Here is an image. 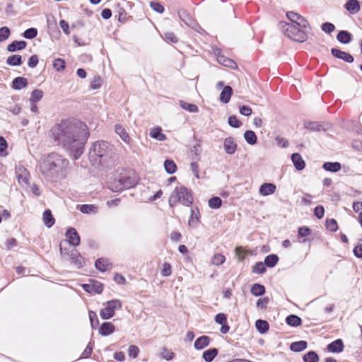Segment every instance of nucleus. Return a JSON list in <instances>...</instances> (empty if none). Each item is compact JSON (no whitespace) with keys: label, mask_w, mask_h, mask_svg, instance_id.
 Instances as JSON below:
<instances>
[{"label":"nucleus","mask_w":362,"mask_h":362,"mask_svg":"<svg viewBox=\"0 0 362 362\" xmlns=\"http://www.w3.org/2000/svg\"><path fill=\"white\" fill-rule=\"evenodd\" d=\"M50 136L74 160H77L83 152L89 132L85 123L77 119H66L50 129Z\"/></svg>","instance_id":"nucleus-1"},{"label":"nucleus","mask_w":362,"mask_h":362,"mask_svg":"<svg viewBox=\"0 0 362 362\" xmlns=\"http://www.w3.org/2000/svg\"><path fill=\"white\" fill-rule=\"evenodd\" d=\"M39 163L42 175L47 180L53 182L64 177V171L69 165V160L56 153H51L43 155Z\"/></svg>","instance_id":"nucleus-2"},{"label":"nucleus","mask_w":362,"mask_h":362,"mask_svg":"<svg viewBox=\"0 0 362 362\" xmlns=\"http://www.w3.org/2000/svg\"><path fill=\"white\" fill-rule=\"evenodd\" d=\"M114 147L106 141H98L89 151V159L93 165L109 166L113 164Z\"/></svg>","instance_id":"nucleus-3"},{"label":"nucleus","mask_w":362,"mask_h":362,"mask_svg":"<svg viewBox=\"0 0 362 362\" xmlns=\"http://www.w3.org/2000/svg\"><path fill=\"white\" fill-rule=\"evenodd\" d=\"M138 182L136 173L131 169L119 168L110 178L108 188L115 192L134 187Z\"/></svg>","instance_id":"nucleus-4"},{"label":"nucleus","mask_w":362,"mask_h":362,"mask_svg":"<svg viewBox=\"0 0 362 362\" xmlns=\"http://www.w3.org/2000/svg\"><path fill=\"white\" fill-rule=\"evenodd\" d=\"M177 202L189 206L193 203V197L191 192L185 187H177L169 198V204L174 206Z\"/></svg>","instance_id":"nucleus-5"},{"label":"nucleus","mask_w":362,"mask_h":362,"mask_svg":"<svg viewBox=\"0 0 362 362\" xmlns=\"http://www.w3.org/2000/svg\"><path fill=\"white\" fill-rule=\"evenodd\" d=\"M59 251L64 260L70 262V263L76 269L83 267L84 259L78 250L74 248L69 250L67 248H64L61 243L59 245Z\"/></svg>","instance_id":"nucleus-6"},{"label":"nucleus","mask_w":362,"mask_h":362,"mask_svg":"<svg viewBox=\"0 0 362 362\" xmlns=\"http://www.w3.org/2000/svg\"><path fill=\"white\" fill-rule=\"evenodd\" d=\"M280 24H284V25H282L284 33L290 39L298 42H303L307 40L308 35L306 33L294 24L283 22H281Z\"/></svg>","instance_id":"nucleus-7"},{"label":"nucleus","mask_w":362,"mask_h":362,"mask_svg":"<svg viewBox=\"0 0 362 362\" xmlns=\"http://www.w3.org/2000/svg\"><path fill=\"white\" fill-rule=\"evenodd\" d=\"M105 307L100 310V315L103 320H109L115 315V310L122 308V303L118 299H113L105 303Z\"/></svg>","instance_id":"nucleus-8"},{"label":"nucleus","mask_w":362,"mask_h":362,"mask_svg":"<svg viewBox=\"0 0 362 362\" xmlns=\"http://www.w3.org/2000/svg\"><path fill=\"white\" fill-rule=\"evenodd\" d=\"M286 17L291 21V24H296L297 27L300 28H307L310 27L308 21L300 14L293 12H286Z\"/></svg>","instance_id":"nucleus-9"},{"label":"nucleus","mask_w":362,"mask_h":362,"mask_svg":"<svg viewBox=\"0 0 362 362\" xmlns=\"http://www.w3.org/2000/svg\"><path fill=\"white\" fill-rule=\"evenodd\" d=\"M214 54L217 57V61L220 64L224 66L229 67L232 69H237L236 63L231 59L226 57L221 54V50L218 48L214 49Z\"/></svg>","instance_id":"nucleus-10"},{"label":"nucleus","mask_w":362,"mask_h":362,"mask_svg":"<svg viewBox=\"0 0 362 362\" xmlns=\"http://www.w3.org/2000/svg\"><path fill=\"white\" fill-rule=\"evenodd\" d=\"M16 175L20 185H28L29 184L30 173L24 166L21 165L16 166Z\"/></svg>","instance_id":"nucleus-11"},{"label":"nucleus","mask_w":362,"mask_h":362,"mask_svg":"<svg viewBox=\"0 0 362 362\" xmlns=\"http://www.w3.org/2000/svg\"><path fill=\"white\" fill-rule=\"evenodd\" d=\"M303 125L310 132H325L330 128L329 124L325 122H305Z\"/></svg>","instance_id":"nucleus-12"},{"label":"nucleus","mask_w":362,"mask_h":362,"mask_svg":"<svg viewBox=\"0 0 362 362\" xmlns=\"http://www.w3.org/2000/svg\"><path fill=\"white\" fill-rule=\"evenodd\" d=\"M65 235L71 245L78 246L80 245V235L74 228H69Z\"/></svg>","instance_id":"nucleus-13"},{"label":"nucleus","mask_w":362,"mask_h":362,"mask_svg":"<svg viewBox=\"0 0 362 362\" xmlns=\"http://www.w3.org/2000/svg\"><path fill=\"white\" fill-rule=\"evenodd\" d=\"M178 16L180 20L184 22L186 25L194 28L197 32H200L199 30H202L201 27L197 26L194 28L195 23L191 16L185 9H180L178 11Z\"/></svg>","instance_id":"nucleus-14"},{"label":"nucleus","mask_w":362,"mask_h":362,"mask_svg":"<svg viewBox=\"0 0 362 362\" xmlns=\"http://www.w3.org/2000/svg\"><path fill=\"white\" fill-rule=\"evenodd\" d=\"M331 53L334 57L341 59L347 63H352L354 60V58L351 54L337 48H332L331 49Z\"/></svg>","instance_id":"nucleus-15"},{"label":"nucleus","mask_w":362,"mask_h":362,"mask_svg":"<svg viewBox=\"0 0 362 362\" xmlns=\"http://www.w3.org/2000/svg\"><path fill=\"white\" fill-rule=\"evenodd\" d=\"M238 145L233 137H227L223 141V148L228 155H233L235 153Z\"/></svg>","instance_id":"nucleus-16"},{"label":"nucleus","mask_w":362,"mask_h":362,"mask_svg":"<svg viewBox=\"0 0 362 362\" xmlns=\"http://www.w3.org/2000/svg\"><path fill=\"white\" fill-rule=\"evenodd\" d=\"M344 343L341 339L334 340L327 346V351L331 353H340L344 350Z\"/></svg>","instance_id":"nucleus-17"},{"label":"nucleus","mask_w":362,"mask_h":362,"mask_svg":"<svg viewBox=\"0 0 362 362\" xmlns=\"http://www.w3.org/2000/svg\"><path fill=\"white\" fill-rule=\"evenodd\" d=\"M211 343V338L208 336L203 335L198 337L194 341V349L197 350H202L207 347Z\"/></svg>","instance_id":"nucleus-18"},{"label":"nucleus","mask_w":362,"mask_h":362,"mask_svg":"<svg viewBox=\"0 0 362 362\" xmlns=\"http://www.w3.org/2000/svg\"><path fill=\"white\" fill-rule=\"evenodd\" d=\"M291 160L293 163L295 168L297 170H302L305 167V163L302 156L298 153H294L291 155Z\"/></svg>","instance_id":"nucleus-19"},{"label":"nucleus","mask_w":362,"mask_h":362,"mask_svg":"<svg viewBox=\"0 0 362 362\" xmlns=\"http://www.w3.org/2000/svg\"><path fill=\"white\" fill-rule=\"evenodd\" d=\"M115 131L117 134L119 136V137L122 139V140L126 143L127 144H130V136H129L128 133L127 132L125 128L119 124H117L115 127Z\"/></svg>","instance_id":"nucleus-20"},{"label":"nucleus","mask_w":362,"mask_h":362,"mask_svg":"<svg viewBox=\"0 0 362 362\" xmlns=\"http://www.w3.org/2000/svg\"><path fill=\"white\" fill-rule=\"evenodd\" d=\"M115 330V325L110 322H103L100 328H99V333L100 335L102 336H108L111 334H112Z\"/></svg>","instance_id":"nucleus-21"},{"label":"nucleus","mask_w":362,"mask_h":362,"mask_svg":"<svg viewBox=\"0 0 362 362\" xmlns=\"http://www.w3.org/2000/svg\"><path fill=\"white\" fill-rule=\"evenodd\" d=\"M276 187L273 183H264L259 189V193L263 196H268L275 192Z\"/></svg>","instance_id":"nucleus-22"},{"label":"nucleus","mask_w":362,"mask_h":362,"mask_svg":"<svg viewBox=\"0 0 362 362\" xmlns=\"http://www.w3.org/2000/svg\"><path fill=\"white\" fill-rule=\"evenodd\" d=\"M28 85L27 78L23 76H18L15 78L12 81V88L14 90H21L26 88Z\"/></svg>","instance_id":"nucleus-23"},{"label":"nucleus","mask_w":362,"mask_h":362,"mask_svg":"<svg viewBox=\"0 0 362 362\" xmlns=\"http://www.w3.org/2000/svg\"><path fill=\"white\" fill-rule=\"evenodd\" d=\"M27 45V42L24 40H14L7 47V50L10 52H14L23 49Z\"/></svg>","instance_id":"nucleus-24"},{"label":"nucleus","mask_w":362,"mask_h":362,"mask_svg":"<svg viewBox=\"0 0 362 362\" xmlns=\"http://www.w3.org/2000/svg\"><path fill=\"white\" fill-rule=\"evenodd\" d=\"M232 94L233 88L229 86H225L220 94V101L224 104L228 103L230 100Z\"/></svg>","instance_id":"nucleus-25"},{"label":"nucleus","mask_w":362,"mask_h":362,"mask_svg":"<svg viewBox=\"0 0 362 362\" xmlns=\"http://www.w3.org/2000/svg\"><path fill=\"white\" fill-rule=\"evenodd\" d=\"M322 168L331 173H337L341 168V165L339 162H325L322 165Z\"/></svg>","instance_id":"nucleus-26"},{"label":"nucleus","mask_w":362,"mask_h":362,"mask_svg":"<svg viewBox=\"0 0 362 362\" xmlns=\"http://www.w3.org/2000/svg\"><path fill=\"white\" fill-rule=\"evenodd\" d=\"M344 6L352 14L358 13L360 10V4L358 0H348Z\"/></svg>","instance_id":"nucleus-27"},{"label":"nucleus","mask_w":362,"mask_h":362,"mask_svg":"<svg viewBox=\"0 0 362 362\" xmlns=\"http://www.w3.org/2000/svg\"><path fill=\"white\" fill-rule=\"evenodd\" d=\"M110 265L109 260L105 258H98L95 262V268L102 272H106Z\"/></svg>","instance_id":"nucleus-28"},{"label":"nucleus","mask_w":362,"mask_h":362,"mask_svg":"<svg viewBox=\"0 0 362 362\" xmlns=\"http://www.w3.org/2000/svg\"><path fill=\"white\" fill-rule=\"evenodd\" d=\"M337 39L342 44H349L352 40V35L346 30H340L337 35Z\"/></svg>","instance_id":"nucleus-29"},{"label":"nucleus","mask_w":362,"mask_h":362,"mask_svg":"<svg viewBox=\"0 0 362 362\" xmlns=\"http://www.w3.org/2000/svg\"><path fill=\"white\" fill-rule=\"evenodd\" d=\"M218 354V350L216 348H211L204 351L202 358L206 362H211Z\"/></svg>","instance_id":"nucleus-30"},{"label":"nucleus","mask_w":362,"mask_h":362,"mask_svg":"<svg viewBox=\"0 0 362 362\" xmlns=\"http://www.w3.org/2000/svg\"><path fill=\"white\" fill-rule=\"evenodd\" d=\"M199 221V211L198 208L191 209V216L188 221V224L190 226L196 227Z\"/></svg>","instance_id":"nucleus-31"},{"label":"nucleus","mask_w":362,"mask_h":362,"mask_svg":"<svg viewBox=\"0 0 362 362\" xmlns=\"http://www.w3.org/2000/svg\"><path fill=\"white\" fill-rule=\"evenodd\" d=\"M310 235H311V230H310V228L309 227H308V226H301V227L298 228V238L299 239L298 241L300 243H305L307 240L305 238H303V239L301 240V238L308 237V236H309Z\"/></svg>","instance_id":"nucleus-32"},{"label":"nucleus","mask_w":362,"mask_h":362,"mask_svg":"<svg viewBox=\"0 0 362 362\" xmlns=\"http://www.w3.org/2000/svg\"><path fill=\"white\" fill-rule=\"evenodd\" d=\"M43 222L47 228H51L55 223V219L53 217L52 212L49 209H46L43 213Z\"/></svg>","instance_id":"nucleus-33"},{"label":"nucleus","mask_w":362,"mask_h":362,"mask_svg":"<svg viewBox=\"0 0 362 362\" xmlns=\"http://www.w3.org/2000/svg\"><path fill=\"white\" fill-rule=\"evenodd\" d=\"M307 346V341L301 340L291 343L290 345V349L293 352H300L305 350Z\"/></svg>","instance_id":"nucleus-34"},{"label":"nucleus","mask_w":362,"mask_h":362,"mask_svg":"<svg viewBox=\"0 0 362 362\" xmlns=\"http://www.w3.org/2000/svg\"><path fill=\"white\" fill-rule=\"evenodd\" d=\"M286 322L289 326L298 327L302 324V320L298 315L291 314L286 317Z\"/></svg>","instance_id":"nucleus-35"},{"label":"nucleus","mask_w":362,"mask_h":362,"mask_svg":"<svg viewBox=\"0 0 362 362\" xmlns=\"http://www.w3.org/2000/svg\"><path fill=\"white\" fill-rule=\"evenodd\" d=\"M149 134L152 138L160 141H163L166 139V136L162 133V129L159 127L152 129Z\"/></svg>","instance_id":"nucleus-36"},{"label":"nucleus","mask_w":362,"mask_h":362,"mask_svg":"<svg viewBox=\"0 0 362 362\" xmlns=\"http://www.w3.org/2000/svg\"><path fill=\"white\" fill-rule=\"evenodd\" d=\"M255 327L257 330L262 334L266 333L269 328V323L266 320L260 319L256 321Z\"/></svg>","instance_id":"nucleus-37"},{"label":"nucleus","mask_w":362,"mask_h":362,"mask_svg":"<svg viewBox=\"0 0 362 362\" xmlns=\"http://www.w3.org/2000/svg\"><path fill=\"white\" fill-rule=\"evenodd\" d=\"M244 138L246 142L250 145H255L257 141L256 134L252 130L245 131L244 133Z\"/></svg>","instance_id":"nucleus-38"},{"label":"nucleus","mask_w":362,"mask_h":362,"mask_svg":"<svg viewBox=\"0 0 362 362\" xmlns=\"http://www.w3.org/2000/svg\"><path fill=\"white\" fill-rule=\"evenodd\" d=\"M6 63L9 66H20L22 64V57L19 54H13L8 57Z\"/></svg>","instance_id":"nucleus-39"},{"label":"nucleus","mask_w":362,"mask_h":362,"mask_svg":"<svg viewBox=\"0 0 362 362\" xmlns=\"http://www.w3.org/2000/svg\"><path fill=\"white\" fill-rule=\"evenodd\" d=\"M279 262V257L276 255L272 254L267 255L264 259V264L268 267H274Z\"/></svg>","instance_id":"nucleus-40"},{"label":"nucleus","mask_w":362,"mask_h":362,"mask_svg":"<svg viewBox=\"0 0 362 362\" xmlns=\"http://www.w3.org/2000/svg\"><path fill=\"white\" fill-rule=\"evenodd\" d=\"M164 168L167 173L172 175L177 170V165L173 160L167 159L164 162Z\"/></svg>","instance_id":"nucleus-41"},{"label":"nucleus","mask_w":362,"mask_h":362,"mask_svg":"<svg viewBox=\"0 0 362 362\" xmlns=\"http://www.w3.org/2000/svg\"><path fill=\"white\" fill-rule=\"evenodd\" d=\"M265 293V287L260 284H255L251 287V293L255 296H262Z\"/></svg>","instance_id":"nucleus-42"},{"label":"nucleus","mask_w":362,"mask_h":362,"mask_svg":"<svg viewBox=\"0 0 362 362\" xmlns=\"http://www.w3.org/2000/svg\"><path fill=\"white\" fill-rule=\"evenodd\" d=\"M303 360L304 362H318L319 356L315 351H310L303 356Z\"/></svg>","instance_id":"nucleus-43"},{"label":"nucleus","mask_w":362,"mask_h":362,"mask_svg":"<svg viewBox=\"0 0 362 362\" xmlns=\"http://www.w3.org/2000/svg\"><path fill=\"white\" fill-rule=\"evenodd\" d=\"M179 104H180V106L182 109H184V110H187V111H188L189 112H193V113L194 112H197L198 110H199L197 106L196 105H194V104H192V103H188L187 102H185V101H182V100H180Z\"/></svg>","instance_id":"nucleus-44"},{"label":"nucleus","mask_w":362,"mask_h":362,"mask_svg":"<svg viewBox=\"0 0 362 362\" xmlns=\"http://www.w3.org/2000/svg\"><path fill=\"white\" fill-rule=\"evenodd\" d=\"M43 97V91L40 89H35L31 93L30 101L31 103L39 102Z\"/></svg>","instance_id":"nucleus-45"},{"label":"nucleus","mask_w":362,"mask_h":362,"mask_svg":"<svg viewBox=\"0 0 362 362\" xmlns=\"http://www.w3.org/2000/svg\"><path fill=\"white\" fill-rule=\"evenodd\" d=\"M208 204L211 209H218L222 205V199L218 197H213L209 200Z\"/></svg>","instance_id":"nucleus-46"},{"label":"nucleus","mask_w":362,"mask_h":362,"mask_svg":"<svg viewBox=\"0 0 362 362\" xmlns=\"http://www.w3.org/2000/svg\"><path fill=\"white\" fill-rule=\"evenodd\" d=\"M79 209L83 214H92L96 213L98 208L93 204H82Z\"/></svg>","instance_id":"nucleus-47"},{"label":"nucleus","mask_w":362,"mask_h":362,"mask_svg":"<svg viewBox=\"0 0 362 362\" xmlns=\"http://www.w3.org/2000/svg\"><path fill=\"white\" fill-rule=\"evenodd\" d=\"M37 35V30L35 28H30L25 30L23 33V36L28 40H32L35 38Z\"/></svg>","instance_id":"nucleus-48"},{"label":"nucleus","mask_w":362,"mask_h":362,"mask_svg":"<svg viewBox=\"0 0 362 362\" xmlns=\"http://www.w3.org/2000/svg\"><path fill=\"white\" fill-rule=\"evenodd\" d=\"M266 264L264 262H258L252 267V272L256 274H264L266 272Z\"/></svg>","instance_id":"nucleus-49"},{"label":"nucleus","mask_w":362,"mask_h":362,"mask_svg":"<svg viewBox=\"0 0 362 362\" xmlns=\"http://www.w3.org/2000/svg\"><path fill=\"white\" fill-rule=\"evenodd\" d=\"M53 67L57 71H63L66 67L65 61L61 58L56 59L53 62Z\"/></svg>","instance_id":"nucleus-50"},{"label":"nucleus","mask_w":362,"mask_h":362,"mask_svg":"<svg viewBox=\"0 0 362 362\" xmlns=\"http://www.w3.org/2000/svg\"><path fill=\"white\" fill-rule=\"evenodd\" d=\"M326 228L332 232H336L338 230L337 221L334 218L327 219L326 221Z\"/></svg>","instance_id":"nucleus-51"},{"label":"nucleus","mask_w":362,"mask_h":362,"mask_svg":"<svg viewBox=\"0 0 362 362\" xmlns=\"http://www.w3.org/2000/svg\"><path fill=\"white\" fill-rule=\"evenodd\" d=\"M88 314L91 327L92 328L95 329L99 325V320L97 314L93 311H89Z\"/></svg>","instance_id":"nucleus-52"},{"label":"nucleus","mask_w":362,"mask_h":362,"mask_svg":"<svg viewBox=\"0 0 362 362\" xmlns=\"http://www.w3.org/2000/svg\"><path fill=\"white\" fill-rule=\"evenodd\" d=\"M7 147L6 140L2 136H0V156H6L7 155Z\"/></svg>","instance_id":"nucleus-53"},{"label":"nucleus","mask_w":362,"mask_h":362,"mask_svg":"<svg viewBox=\"0 0 362 362\" xmlns=\"http://www.w3.org/2000/svg\"><path fill=\"white\" fill-rule=\"evenodd\" d=\"M93 291L97 294H100L103 291V284L97 281L93 280L91 282Z\"/></svg>","instance_id":"nucleus-54"},{"label":"nucleus","mask_w":362,"mask_h":362,"mask_svg":"<svg viewBox=\"0 0 362 362\" xmlns=\"http://www.w3.org/2000/svg\"><path fill=\"white\" fill-rule=\"evenodd\" d=\"M10 29L8 27L4 26L0 28V42H4L9 37Z\"/></svg>","instance_id":"nucleus-55"},{"label":"nucleus","mask_w":362,"mask_h":362,"mask_svg":"<svg viewBox=\"0 0 362 362\" xmlns=\"http://www.w3.org/2000/svg\"><path fill=\"white\" fill-rule=\"evenodd\" d=\"M321 29L325 33L330 34L335 30V26L332 23L326 22L322 24Z\"/></svg>","instance_id":"nucleus-56"},{"label":"nucleus","mask_w":362,"mask_h":362,"mask_svg":"<svg viewBox=\"0 0 362 362\" xmlns=\"http://www.w3.org/2000/svg\"><path fill=\"white\" fill-rule=\"evenodd\" d=\"M226 260V257L221 254H216L214 255L212 258V263L214 265L220 266Z\"/></svg>","instance_id":"nucleus-57"},{"label":"nucleus","mask_w":362,"mask_h":362,"mask_svg":"<svg viewBox=\"0 0 362 362\" xmlns=\"http://www.w3.org/2000/svg\"><path fill=\"white\" fill-rule=\"evenodd\" d=\"M228 124L233 128H238L241 125V122L238 119L235 115H231L228 119Z\"/></svg>","instance_id":"nucleus-58"},{"label":"nucleus","mask_w":362,"mask_h":362,"mask_svg":"<svg viewBox=\"0 0 362 362\" xmlns=\"http://www.w3.org/2000/svg\"><path fill=\"white\" fill-rule=\"evenodd\" d=\"M139 349L135 345H130L128 349V354L130 357L135 358L138 356Z\"/></svg>","instance_id":"nucleus-59"},{"label":"nucleus","mask_w":362,"mask_h":362,"mask_svg":"<svg viewBox=\"0 0 362 362\" xmlns=\"http://www.w3.org/2000/svg\"><path fill=\"white\" fill-rule=\"evenodd\" d=\"M150 6L153 11L159 13H163L165 10L163 6L159 2L151 1Z\"/></svg>","instance_id":"nucleus-60"},{"label":"nucleus","mask_w":362,"mask_h":362,"mask_svg":"<svg viewBox=\"0 0 362 362\" xmlns=\"http://www.w3.org/2000/svg\"><path fill=\"white\" fill-rule=\"evenodd\" d=\"M93 352V346L91 345V343L90 342L87 346L86 347L83 352L81 354V358H88L90 357Z\"/></svg>","instance_id":"nucleus-61"},{"label":"nucleus","mask_w":362,"mask_h":362,"mask_svg":"<svg viewBox=\"0 0 362 362\" xmlns=\"http://www.w3.org/2000/svg\"><path fill=\"white\" fill-rule=\"evenodd\" d=\"M215 322L218 325L226 324L227 317L224 313H218L215 317Z\"/></svg>","instance_id":"nucleus-62"},{"label":"nucleus","mask_w":362,"mask_h":362,"mask_svg":"<svg viewBox=\"0 0 362 362\" xmlns=\"http://www.w3.org/2000/svg\"><path fill=\"white\" fill-rule=\"evenodd\" d=\"M269 302V298L268 297H264L263 298H259L257 300L256 305L259 308L264 309L267 307V305Z\"/></svg>","instance_id":"nucleus-63"},{"label":"nucleus","mask_w":362,"mask_h":362,"mask_svg":"<svg viewBox=\"0 0 362 362\" xmlns=\"http://www.w3.org/2000/svg\"><path fill=\"white\" fill-rule=\"evenodd\" d=\"M325 214V209L322 206H317L314 209V215L317 218L320 219L323 217Z\"/></svg>","instance_id":"nucleus-64"}]
</instances>
